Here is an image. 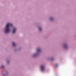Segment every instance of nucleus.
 Masks as SVG:
<instances>
[{
    "label": "nucleus",
    "instance_id": "7",
    "mask_svg": "<svg viewBox=\"0 0 76 76\" xmlns=\"http://www.w3.org/2000/svg\"><path fill=\"white\" fill-rule=\"evenodd\" d=\"M64 48H67V46L66 45H65L64 46Z\"/></svg>",
    "mask_w": 76,
    "mask_h": 76
},
{
    "label": "nucleus",
    "instance_id": "9",
    "mask_svg": "<svg viewBox=\"0 0 76 76\" xmlns=\"http://www.w3.org/2000/svg\"><path fill=\"white\" fill-rule=\"evenodd\" d=\"M1 67L2 68H4V66H3V65H1Z\"/></svg>",
    "mask_w": 76,
    "mask_h": 76
},
{
    "label": "nucleus",
    "instance_id": "2",
    "mask_svg": "<svg viewBox=\"0 0 76 76\" xmlns=\"http://www.w3.org/2000/svg\"><path fill=\"white\" fill-rule=\"evenodd\" d=\"M40 68L42 71H43L45 69V68L44 65H42L40 66Z\"/></svg>",
    "mask_w": 76,
    "mask_h": 76
},
{
    "label": "nucleus",
    "instance_id": "11",
    "mask_svg": "<svg viewBox=\"0 0 76 76\" xmlns=\"http://www.w3.org/2000/svg\"><path fill=\"white\" fill-rule=\"evenodd\" d=\"M51 60H53V59H51Z\"/></svg>",
    "mask_w": 76,
    "mask_h": 76
},
{
    "label": "nucleus",
    "instance_id": "1",
    "mask_svg": "<svg viewBox=\"0 0 76 76\" xmlns=\"http://www.w3.org/2000/svg\"><path fill=\"white\" fill-rule=\"evenodd\" d=\"M10 26H12V24L11 23H9L7 24L5 27V33H9L10 31Z\"/></svg>",
    "mask_w": 76,
    "mask_h": 76
},
{
    "label": "nucleus",
    "instance_id": "3",
    "mask_svg": "<svg viewBox=\"0 0 76 76\" xmlns=\"http://www.w3.org/2000/svg\"><path fill=\"white\" fill-rule=\"evenodd\" d=\"M16 30V28H14L12 31V33H14L15 32Z\"/></svg>",
    "mask_w": 76,
    "mask_h": 76
},
{
    "label": "nucleus",
    "instance_id": "6",
    "mask_svg": "<svg viewBox=\"0 0 76 76\" xmlns=\"http://www.w3.org/2000/svg\"><path fill=\"white\" fill-rule=\"evenodd\" d=\"M41 30H42V28L40 27L39 28V30L41 31Z\"/></svg>",
    "mask_w": 76,
    "mask_h": 76
},
{
    "label": "nucleus",
    "instance_id": "5",
    "mask_svg": "<svg viewBox=\"0 0 76 76\" xmlns=\"http://www.w3.org/2000/svg\"><path fill=\"white\" fill-rule=\"evenodd\" d=\"M12 45L13 46H14V47L15 46V44L14 42H12Z\"/></svg>",
    "mask_w": 76,
    "mask_h": 76
},
{
    "label": "nucleus",
    "instance_id": "8",
    "mask_svg": "<svg viewBox=\"0 0 76 76\" xmlns=\"http://www.w3.org/2000/svg\"><path fill=\"white\" fill-rule=\"evenodd\" d=\"M53 18H50V20H53Z\"/></svg>",
    "mask_w": 76,
    "mask_h": 76
},
{
    "label": "nucleus",
    "instance_id": "10",
    "mask_svg": "<svg viewBox=\"0 0 76 76\" xmlns=\"http://www.w3.org/2000/svg\"><path fill=\"white\" fill-rule=\"evenodd\" d=\"M58 66V64H56L55 65V66L56 67Z\"/></svg>",
    "mask_w": 76,
    "mask_h": 76
},
{
    "label": "nucleus",
    "instance_id": "4",
    "mask_svg": "<svg viewBox=\"0 0 76 76\" xmlns=\"http://www.w3.org/2000/svg\"><path fill=\"white\" fill-rule=\"evenodd\" d=\"M41 51V49L39 48H37V52H40Z\"/></svg>",
    "mask_w": 76,
    "mask_h": 76
}]
</instances>
